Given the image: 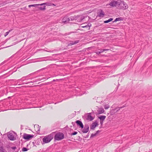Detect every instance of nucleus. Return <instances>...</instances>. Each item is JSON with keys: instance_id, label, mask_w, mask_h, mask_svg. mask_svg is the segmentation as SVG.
<instances>
[{"instance_id": "obj_1", "label": "nucleus", "mask_w": 152, "mask_h": 152, "mask_svg": "<svg viewBox=\"0 0 152 152\" xmlns=\"http://www.w3.org/2000/svg\"><path fill=\"white\" fill-rule=\"evenodd\" d=\"M118 7L120 9L125 10L127 9L128 6L127 4L123 1L118 0Z\"/></svg>"}, {"instance_id": "obj_2", "label": "nucleus", "mask_w": 152, "mask_h": 152, "mask_svg": "<svg viewBox=\"0 0 152 152\" xmlns=\"http://www.w3.org/2000/svg\"><path fill=\"white\" fill-rule=\"evenodd\" d=\"M86 16H84L83 15H77V16H74L70 18L71 20H77L78 22H81L83 19L85 18H86Z\"/></svg>"}, {"instance_id": "obj_3", "label": "nucleus", "mask_w": 152, "mask_h": 152, "mask_svg": "<svg viewBox=\"0 0 152 152\" xmlns=\"http://www.w3.org/2000/svg\"><path fill=\"white\" fill-rule=\"evenodd\" d=\"M16 134L14 132H10L8 133V137L11 140H16Z\"/></svg>"}, {"instance_id": "obj_4", "label": "nucleus", "mask_w": 152, "mask_h": 152, "mask_svg": "<svg viewBox=\"0 0 152 152\" xmlns=\"http://www.w3.org/2000/svg\"><path fill=\"white\" fill-rule=\"evenodd\" d=\"M64 137V134L63 133L58 132L56 134L54 137V139L56 140H60L63 139Z\"/></svg>"}, {"instance_id": "obj_5", "label": "nucleus", "mask_w": 152, "mask_h": 152, "mask_svg": "<svg viewBox=\"0 0 152 152\" xmlns=\"http://www.w3.org/2000/svg\"><path fill=\"white\" fill-rule=\"evenodd\" d=\"M53 138V137L51 134H49L48 136H45L43 139V142L45 143H48Z\"/></svg>"}, {"instance_id": "obj_6", "label": "nucleus", "mask_w": 152, "mask_h": 152, "mask_svg": "<svg viewBox=\"0 0 152 152\" xmlns=\"http://www.w3.org/2000/svg\"><path fill=\"white\" fill-rule=\"evenodd\" d=\"M28 76L25 77H23L21 79H18L15 82L16 84L17 85H20V82H23L25 80H28L30 79L28 78Z\"/></svg>"}, {"instance_id": "obj_7", "label": "nucleus", "mask_w": 152, "mask_h": 152, "mask_svg": "<svg viewBox=\"0 0 152 152\" xmlns=\"http://www.w3.org/2000/svg\"><path fill=\"white\" fill-rule=\"evenodd\" d=\"M118 0L116 1L115 0H112L108 4V5H110L112 7H115L118 6ZM108 4H107V6Z\"/></svg>"}, {"instance_id": "obj_8", "label": "nucleus", "mask_w": 152, "mask_h": 152, "mask_svg": "<svg viewBox=\"0 0 152 152\" xmlns=\"http://www.w3.org/2000/svg\"><path fill=\"white\" fill-rule=\"evenodd\" d=\"M33 137V135H30L26 134H24L23 135V138L25 140H29Z\"/></svg>"}, {"instance_id": "obj_9", "label": "nucleus", "mask_w": 152, "mask_h": 152, "mask_svg": "<svg viewBox=\"0 0 152 152\" xmlns=\"http://www.w3.org/2000/svg\"><path fill=\"white\" fill-rule=\"evenodd\" d=\"M85 117H86V119L87 120H89L90 121H91L94 119L93 117L91 116V113H88L85 115Z\"/></svg>"}, {"instance_id": "obj_10", "label": "nucleus", "mask_w": 152, "mask_h": 152, "mask_svg": "<svg viewBox=\"0 0 152 152\" xmlns=\"http://www.w3.org/2000/svg\"><path fill=\"white\" fill-rule=\"evenodd\" d=\"M70 19L68 18L67 17L65 16L63 18L62 20V22L63 23H68L70 20Z\"/></svg>"}, {"instance_id": "obj_11", "label": "nucleus", "mask_w": 152, "mask_h": 152, "mask_svg": "<svg viewBox=\"0 0 152 152\" xmlns=\"http://www.w3.org/2000/svg\"><path fill=\"white\" fill-rule=\"evenodd\" d=\"M76 122L77 125L79 126L81 128H83V125L81 121L79 120H77L76 121Z\"/></svg>"}, {"instance_id": "obj_12", "label": "nucleus", "mask_w": 152, "mask_h": 152, "mask_svg": "<svg viewBox=\"0 0 152 152\" xmlns=\"http://www.w3.org/2000/svg\"><path fill=\"white\" fill-rule=\"evenodd\" d=\"M34 128L35 131L37 133H39L40 132V127L38 125H35Z\"/></svg>"}, {"instance_id": "obj_13", "label": "nucleus", "mask_w": 152, "mask_h": 152, "mask_svg": "<svg viewBox=\"0 0 152 152\" xmlns=\"http://www.w3.org/2000/svg\"><path fill=\"white\" fill-rule=\"evenodd\" d=\"M98 124L96 122L93 123L90 126V129H94V128Z\"/></svg>"}, {"instance_id": "obj_14", "label": "nucleus", "mask_w": 152, "mask_h": 152, "mask_svg": "<svg viewBox=\"0 0 152 152\" xmlns=\"http://www.w3.org/2000/svg\"><path fill=\"white\" fill-rule=\"evenodd\" d=\"M89 129V127L88 126H85L83 129L82 132L83 133H86L88 132Z\"/></svg>"}, {"instance_id": "obj_15", "label": "nucleus", "mask_w": 152, "mask_h": 152, "mask_svg": "<svg viewBox=\"0 0 152 152\" xmlns=\"http://www.w3.org/2000/svg\"><path fill=\"white\" fill-rule=\"evenodd\" d=\"M79 42V40H76L74 41L70 42V43H69L68 45H73L77 44Z\"/></svg>"}, {"instance_id": "obj_16", "label": "nucleus", "mask_w": 152, "mask_h": 152, "mask_svg": "<svg viewBox=\"0 0 152 152\" xmlns=\"http://www.w3.org/2000/svg\"><path fill=\"white\" fill-rule=\"evenodd\" d=\"M37 80H33L29 81L28 82H27V81H26V82L23 83H22V84H28L30 83H34V82H36Z\"/></svg>"}, {"instance_id": "obj_17", "label": "nucleus", "mask_w": 152, "mask_h": 152, "mask_svg": "<svg viewBox=\"0 0 152 152\" xmlns=\"http://www.w3.org/2000/svg\"><path fill=\"white\" fill-rule=\"evenodd\" d=\"M98 111L99 114H102L104 112V110L103 108H99Z\"/></svg>"}, {"instance_id": "obj_18", "label": "nucleus", "mask_w": 152, "mask_h": 152, "mask_svg": "<svg viewBox=\"0 0 152 152\" xmlns=\"http://www.w3.org/2000/svg\"><path fill=\"white\" fill-rule=\"evenodd\" d=\"M104 15V14L103 11L101 10V11L100 12L99 16V17H103Z\"/></svg>"}, {"instance_id": "obj_19", "label": "nucleus", "mask_w": 152, "mask_h": 152, "mask_svg": "<svg viewBox=\"0 0 152 152\" xmlns=\"http://www.w3.org/2000/svg\"><path fill=\"white\" fill-rule=\"evenodd\" d=\"M106 117L105 115L101 116L99 117L100 121H103L105 118Z\"/></svg>"}, {"instance_id": "obj_20", "label": "nucleus", "mask_w": 152, "mask_h": 152, "mask_svg": "<svg viewBox=\"0 0 152 152\" xmlns=\"http://www.w3.org/2000/svg\"><path fill=\"white\" fill-rule=\"evenodd\" d=\"M39 5L40 6H42L44 5H46L47 6H50L51 5V3L49 2H46L41 4H39Z\"/></svg>"}, {"instance_id": "obj_21", "label": "nucleus", "mask_w": 152, "mask_h": 152, "mask_svg": "<svg viewBox=\"0 0 152 152\" xmlns=\"http://www.w3.org/2000/svg\"><path fill=\"white\" fill-rule=\"evenodd\" d=\"M122 20V18L121 17L115 19L113 22H116L117 21H121Z\"/></svg>"}, {"instance_id": "obj_22", "label": "nucleus", "mask_w": 152, "mask_h": 152, "mask_svg": "<svg viewBox=\"0 0 152 152\" xmlns=\"http://www.w3.org/2000/svg\"><path fill=\"white\" fill-rule=\"evenodd\" d=\"M113 20V18H110L108 20H105L104 21V23H108L111 21H112Z\"/></svg>"}, {"instance_id": "obj_23", "label": "nucleus", "mask_w": 152, "mask_h": 152, "mask_svg": "<svg viewBox=\"0 0 152 152\" xmlns=\"http://www.w3.org/2000/svg\"><path fill=\"white\" fill-rule=\"evenodd\" d=\"M122 107H117L113 109L114 111L116 112L118 111L119 110L120 108H121Z\"/></svg>"}, {"instance_id": "obj_24", "label": "nucleus", "mask_w": 152, "mask_h": 152, "mask_svg": "<svg viewBox=\"0 0 152 152\" xmlns=\"http://www.w3.org/2000/svg\"><path fill=\"white\" fill-rule=\"evenodd\" d=\"M29 150V149L25 147H23L22 149V150L23 151H27Z\"/></svg>"}, {"instance_id": "obj_25", "label": "nucleus", "mask_w": 152, "mask_h": 152, "mask_svg": "<svg viewBox=\"0 0 152 152\" xmlns=\"http://www.w3.org/2000/svg\"><path fill=\"white\" fill-rule=\"evenodd\" d=\"M45 7H46L45 6H44L43 7H39V10H44L45 9H46Z\"/></svg>"}, {"instance_id": "obj_26", "label": "nucleus", "mask_w": 152, "mask_h": 152, "mask_svg": "<svg viewBox=\"0 0 152 152\" xmlns=\"http://www.w3.org/2000/svg\"><path fill=\"white\" fill-rule=\"evenodd\" d=\"M109 50V49H103V50H101L99 51V52H100V53H102L103 52H104V51H107V50Z\"/></svg>"}, {"instance_id": "obj_27", "label": "nucleus", "mask_w": 152, "mask_h": 152, "mask_svg": "<svg viewBox=\"0 0 152 152\" xmlns=\"http://www.w3.org/2000/svg\"><path fill=\"white\" fill-rule=\"evenodd\" d=\"M39 4H31V5H29L28 6V7H36V6H38V5H39Z\"/></svg>"}, {"instance_id": "obj_28", "label": "nucleus", "mask_w": 152, "mask_h": 152, "mask_svg": "<svg viewBox=\"0 0 152 152\" xmlns=\"http://www.w3.org/2000/svg\"><path fill=\"white\" fill-rule=\"evenodd\" d=\"M109 107H110L109 105L108 104L105 105L104 106V108L105 109H108L109 108Z\"/></svg>"}, {"instance_id": "obj_29", "label": "nucleus", "mask_w": 152, "mask_h": 152, "mask_svg": "<svg viewBox=\"0 0 152 152\" xmlns=\"http://www.w3.org/2000/svg\"><path fill=\"white\" fill-rule=\"evenodd\" d=\"M12 30H10L6 32L5 34H4V36L6 37L7 35L9 34V32L12 31Z\"/></svg>"}, {"instance_id": "obj_30", "label": "nucleus", "mask_w": 152, "mask_h": 152, "mask_svg": "<svg viewBox=\"0 0 152 152\" xmlns=\"http://www.w3.org/2000/svg\"><path fill=\"white\" fill-rule=\"evenodd\" d=\"M77 132H74L72 133V135H75L77 134Z\"/></svg>"}, {"instance_id": "obj_31", "label": "nucleus", "mask_w": 152, "mask_h": 152, "mask_svg": "<svg viewBox=\"0 0 152 152\" xmlns=\"http://www.w3.org/2000/svg\"><path fill=\"white\" fill-rule=\"evenodd\" d=\"M80 90V92H81L82 93H83V92L82 91V90H81V89H79L78 88H77V89H76V90L77 91H79V90Z\"/></svg>"}, {"instance_id": "obj_32", "label": "nucleus", "mask_w": 152, "mask_h": 152, "mask_svg": "<svg viewBox=\"0 0 152 152\" xmlns=\"http://www.w3.org/2000/svg\"><path fill=\"white\" fill-rule=\"evenodd\" d=\"M12 149L15 150V149H16V146H14V147H12Z\"/></svg>"}, {"instance_id": "obj_33", "label": "nucleus", "mask_w": 152, "mask_h": 152, "mask_svg": "<svg viewBox=\"0 0 152 152\" xmlns=\"http://www.w3.org/2000/svg\"><path fill=\"white\" fill-rule=\"evenodd\" d=\"M88 26L89 27H90V26L88 25H86V26H82V27H83V28H86V27H88Z\"/></svg>"}, {"instance_id": "obj_34", "label": "nucleus", "mask_w": 152, "mask_h": 152, "mask_svg": "<svg viewBox=\"0 0 152 152\" xmlns=\"http://www.w3.org/2000/svg\"><path fill=\"white\" fill-rule=\"evenodd\" d=\"M103 121H100V124L102 125L103 123Z\"/></svg>"}, {"instance_id": "obj_35", "label": "nucleus", "mask_w": 152, "mask_h": 152, "mask_svg": "<svg viewBox=\"0 0 152 152\" xmlns=\"http://www.w3.org/2000/svg\"><path fill=\"white\" fill-rule=\"evenodd\" d=\"M96 53L97 54H99L100 53L99 51H97Z\"/></svg>"}, {"instance_id": "obj_36", "label": "nucleus", "mask_w": 152, "mask_h": 152, "mask_svg": "<svg viewBox=\"0 0 152 152\" xmlns=\"http://www.w3.org/2000/svg\"><path fill=\"white\" fill-rule=\"evenodd\" d=\"M94 134H92L91 135V137H93V136H94Z\"/></svg>"}, {"instance_id": "obj_37", "label": "nucleus", "mask_w": 152, "mask_h": 152, "mask_svg": "<svg viewBox=\"0 0 152 152\" xmlns=\"http://www.w3.org/2000/svg\"><path fill=\"white\" fill-rule=\"evenodd\" d=\"M44 50H45V51H48V52H49V51H47V50H46V49H44Z\"/></svg>"}, {"instance_id": "obj_38", "label": "nucleus", "mask_w": 152, "mask_h": 152, "mask_svg": "<svg viewBox=\"0 0 152 152\" xmlns=\"http://www.w3.org/2000/svg\"><path fill=\"white\" fill-rule=\"evenodd\" d=\"M83 94H81L80 95H82Z\"/></svg>"}, {"instance_id": "obj_39", "label": "nucleus", "mask_w": 152, "mask_h": 152, "mask_svg": "<svg viewBox=\"0 0 152 152\" xmlns=\"http://www.w3.org/2000/svg\"><path fill=\"white\" fill-rule=\"evenodd\" d=\"M6 42L7 41V39L6 40Z\"/></svg>"}]
</instances>
